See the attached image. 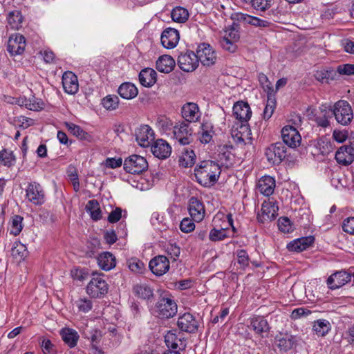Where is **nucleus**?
<instances>
[{
  "label": "nucleus",
  "instance_id": "20e7f679",
  "mask_svg": "<svg viewBox=\"0 0 354 354\" xmlns=\"http://www.w3.org/2000/svg\"><path fill=\"white\" fill-rule=\"evenodd\" d=\"M287 149L282 142L272 144L266 148L264 155L272 165L280 164L287 156Z\"/></svg>",
  "mask_w": 354,
  "mask_h": 354
},
{
  "label": "nucleus",
  "instance_id": "f8f14e48",
  "mask_svg": "<svg viewBox=\"0 0 354 354\" xmlns=\"http://www.w3.org/2000/svg\"><path fill=\"white\" fill-rule=\"evenodd\" d=\"M151 271L156 276H162L169 270V261L167 257L158 255L149 263Z\"/></svg>",
  "mask_w": 354,
  "mask_h": 354
},
{
  "label": "nucleus",
  "instance_id": "774afa93",
  "mask_svg": "<svg viewBox=\"0 0 354 354\" xmlns=\"http://www.w3.org/2000/svg\"><path fill=\"white\" fill-rule=\"evenodd\" d=\"M342 230L350 234H354V217H348L344 220Z\"/></svg>",
  "mask_w": 354,
  "mask_h": 354
},
{
  "label": "nucleus",
  "instance_id": "5fc2aeb1",
  "mask_svg": "<svg viewBox=\"0 0 354 354\" xmlns=\"http://www.w3.org/2000/svg\"><path fill=\"white\" fill-rule=\"evenodd\" d=\"M102 104L106 110H115L118 107L119 98L117 95H109L102 100Z\"/></svg>",
  "mask_w": 354,
  "mask_h": 354
},
{
  "label": "nucleus",
  "instance_id": "6e6d98bb",
  "mask_svg": "<svg viewBox=\"0 0 354 354\" xmlns=\"http://www.w3.org/2000/svg\"><path fill=\"white\" fill-rule=\"evenodd\" d=\"M75 305L80 312L86 313L89 312L93 307L92 301L88 298H80L75 301Z\"/></svg>",
  "mask_w": 354,
  "mask_h": 354
},
{
  "label": "nucleus",
  "instance_id": "79ce46f5",
  "mask_svg": "<svg viewBox=\"0 0 354 354\" xmlns=\"http://www.w3.org/2000/svg\"><path fill=\"white\" fill-rule=\"evenodd\" d=\"M133 292L138 297L149 300L153 296V290L147 284H136L133 288Z\"/></svg>",
  "mask_w": 354,
  "mask_h": 354
},
{
  "label": "nucleus",
  "instance_id": "8fccbe9b",
  "mask_svg": "<svg viewBox=\"0 0 354 354\" xmlns=\"http://www.w3.org/2000/svg\"><path fill=\"white\" fill-rule=\"evenodd\" d=\"M171 17L172 20L176 22L184 23L187 20L189 13L187 10L184 8L176 7L172 10Z\"/></svg>",
  "mask_w": 354,
  "mask_h": 354
},
{
  "label": "nucleus",
  "instance_id": "e433bc0d",
  "mask_svg": "<svg viewBox=\"0 0 354 354\" xmlns=\"http://www.w3.org/2000/svg\"><path fill=\"white\" fill-rule=\"evenodd\" d=\"M276 187L274 178H259L257 187L261 194L266 196H271Z\"/></svg>",
  "mask_w": 354,
  "mask_h": 354
},
{
  "label": "nucleus",
  "instance_id": "37998d69",
  "mask_svg": "<svg viewBox=\"0 0 354 354\" xmlns=\"http://www.w3.org/2000/svg\"><path fill=\"white\" fill-rule=\"evenodd\" d=\"M8 24L11 29L18 30L22 26L23 17L19 10L10 11L7 16Z\"/></svg>",
  "mask_w": 354,
  "mask_h": 354
},
{
  "label": "nucleus",
  "instance_id": "7c9ffc66",
  "mask_svg": "<svg viewBox=\"0 0 354 354\" xmlns=\"http://www.w3.org/2000/svg\"><path fill=\"white\" fill-rule=\"evenodd\" d=\"M255 334L261 335L269 330V326L267 320L262 316H254L250 319V326Z\"/></svg>",
  "mask_w": 354,
  "mask_h": 354
},
{
  "label": "nucleus",
  "instance_id": "49530a36",
  "mask_svg": "<svg viewBox=\"0 0 354 354\" xmlns=\"http://www.w3.org/2000/svg\"><path fill=\"white\" fill-rule=\"evenodd\" d=\"M196 155L193 150L185 149L179 156V165L183 167H189L194 165Z\"/></svg>",
  "mask_w": 354,
  "mask_h": 354
},
{
  "label": "nucleus",
  "instance_id": "c03bdc74",
  "mask_svg": "<svg viewBox=\"0 0 354 354\" xmlns=\"http://www.w3.org/2000/svg\"><path fill=\"white\" fill-rule=\"evenodd\" d=\"M330 322L324 319H317L314 322L313 330L318 336L324 337L330 330Z\"/></svg>",
  "mask_w": 354,
  "mask_h": 354
},
{
  "label": "nucleus",
  "instance_id": "603ef678",
  "mask_svg": "<svg viewBox=\"0 0 354 354\" xmlns=\"http://www.w3.org/2000/svg\"><path fill=\"white\" fill-rule=\"evenodd\" d=\"M228 236L227 227H221V229L214 227L209 234V239L214 242L222 241Z\"/></svg>",
  "mask_w": 354,
  "mask_h": 354
},
{
  "label": "nucleus",
  "instance_id": "dca6fc26",
  "mask_svg": "<svg viewBox=\"0 0 354 354\" xmlns=\"http://www.w3.org/2000/svg\"><path fill=\"white\" fill-rule=\"evenodd\" d=\"M136 140L142 147H147L154 139L153 131L149 125H142L135 131Z\"/></svg>",
  "mask_w": 354,
  "mask_h": 354
},
{
  "label": "nucleus",
  "instance_id": "4be33fe9",
  "mask_svg": "<svg viewBox=\"0 0 354 354\" xmlns=\"http://www.w3.org/2000/svg\"><path fill=\"white\" fill-rule=\"evenodd\" d=\"M153 156L159 159H166L171 152L170 145L164 140L158 139L151 147Z\"/></svg>",
  "mask_w": 354,
  "mask_h": 354
},
{
  "label": "nucleus",
  "instance_id": "6e6552de",
  "mask_svg": "<svg viewBox=\"0 0 354 354\" xmlns=\"http://www.w3.org/2000/svg\"><path fill=\"white\" fill-rule=\"evenodd\" d=\"M158 315L162 319L174 317L177 313V304L169 298H161L156 304Z\"/></svg>",
  "mask_w": 354,
  "mask_h": 354
},
{
  "label": "nucleus",
  "instance_id": "a18cd8bd",
  "mask_svg": "<svg viewBox=\"0 0 354 354\" xmlns=\"http://www.w3.org/2000/svg\"><path fill=\"white\" fill-rule=\"evenodd\" d=\"M86 210L90 214L91 218L94 221H98L102 218V212L97 200L88 201L86 205Z\"/></svg>",
  "mask_w": 354,
  "mask_h": 354
},
{
  "label": "nucleus",
  "instance_id": "052dcab7",
  "mask_svg": "<svg viewBox=\"0 0 354 354\" xmlns=\"http://www.w3.org/2000/svg\"><path fill=\"white\" fill-rule=\"evenodd\" d=\"M237 262L241 268L245 269L249 265V256L245 250H239L236 252Z\"/></svg>",
  "mask_w": 354,
  "mask_h": 354
},
{
  "label": "nucleus",
  "instance_id": "1a4fd4ad",
  "mask_svg": "<svg viewBox=\"0 0 354 354\" xmlns=\"http://www.w3.org/2000/svg\"><path fill=\"white\" fill-rule=\"evenodd\" d=\"M198 61L205 66H212L215 64L217 56L212 47L206 43L198 45L197 48Z\"/></svg>",
  "mask_w": 354,
  "mask_h": 354
},
{
  "label": "nucleus",
  "instance_id": "72a5a7b5",
  "mask_svg": "<svg viewBox=\"0 0 354 354\" xmlns=\"http://www.w3.org/2000/svg\"><path fill=\"white\" fill-rule=\"evenodd\" d=\"M175 64V60L172 57L164 55L157 60L156 69L161 73H169L174 69Z\"/></svg>",
  "mask_w": 354,
  "mask_h": 354
},
{
  "label": "nucleus",
  "instance_id": "412c9836",
  "mask_svg": "<svg viewBox=\"0 0 354 354\" xmlns=\"http://www.w3.org/2000/svg\"><path fill=\"white\" fill-rule=\"evenodd\" d=\"M351 280V274L346 271H339L330 275L327 279V285L331 290L337 289Z\"/></svg>",
  "mask_w": 354,
  "mask_h": 354
},
{
  "label": "nucleus",
  "instance_id": "b1692460",
  "mask_svg": "<svg viewBox=\"0 0 354 354\" xmlns=\"http://www.w3.org/2000/svg\"><path fill=\"white\" fill-rule=\"evenodd\" d=\"M233 113L241 122H248L252 115V111L247 102L241 101L234 104Z\"/></svg>",
  "mask_w": 354,
  "mask_h": 354
},
{
  "label": "nucleus",
  "instance_id": "5701e85b",
  "mask_svg": "<svg viewBox=\"0 0 354 354\" xmlns=\"http://www.w3.org/2000/svg\"><path fill=\"white\" fill-rule=\"evenodd\" d=\"M179 38V33L177 30L168 28L162 32L160 39L165 48L171 49L178 44Z\"/></svg>",
  "mask_w": 354,
  "mask_h": 354
},
{
  "label": "nucleus",
  "instance_id": "4d7b16f0",
  "mask_svg": "<svg viewBox=\"0 0 354 354\" xmlns=\"http://www.w3.org/2000/svg\"><path fill=\"white\" fill-rule=\"evenodd\" d=\"M165 342L169 348L176 350L178 347V342L181 340L176 334L169 331L165 336Z\"/></svg>",
  "mask_w": 354,
  "mask_h": 354
},
{
  "label": "nucleus",
  "instance_id": "e2e57ef3",
  "mask_svg": "<svg viewBox=\"0 0 354 354\" xmlns=\"http://www.w3.org/2000/svg\"><path fill=\"white\" fill-rule=\"evenodd\" d=\"M26 108L29 110L37 111L44 108V103L41 100L36 99L32 97L31 99H28Z\"/></svg>",
  "mask_w": 354,
  "mask_h": 354
},
{
  "label": "nucleus",
  "instance_id": "423d86ee",
  "mask_svg": "<svg viewBox=\"0 0 354 354\" xmlns=\"http://www.w3.org/2000/svg\"><path fill=\"white\" fill-rule=\"evenodd\" d=\"M239 39V32L234 28H230L224 31L219 43L223 50L230 53H234L237 50V43Z\"/></svg>",
  "mask_w": 354,
  "mask_h": 354
},
{
  "label": "nucleus",
  "instance_id": "0e129e2a",
  "mask_svg": "<svg viewBox=\"0 0 354 354\" xmlns=\"http://www.w3.org/2000/svg\"><path fill=\"white\" fill-rule=\"evenodd\" d=\"M166 252L175 261L180 254V248L176 243H170L166 248Z\"/></svg>",
  "mask_w": 354,
  "mask_h": 354
},
{
  "label": "nucleus",
  "instance_id": "58836bf2",
  "mask_svg": "<svg viewBox=\"0 0 354 354\" xmlns=\"http://www.w3.org/2000/svg\"><path fill=\"white\" fill-rule=\"evenodd\" d=\"M315 79L322 83H329L336 77V71L332 68H326L317 70L315 73Z\"/></svg>",
  "mask_w": 354,
  "mask_h": 354
},
{
  "label": "nucleus",
  "instance_id": "69168bd1",
  "mask_svg": "<svg viewBox=\"0 0 354 354\" xmlns=\"http://www.w3.org/2000/svg\"><path fill=\"white\" fill-rule=\"evenodd\" d=\"M122 164L121 158H107L102 163V166L106 168L115 169L120 167Z\"/></svg>",
  "mask_w": 354,
  "mask_h": 354
},
{
  "label": "nucleus",
  "instance_id": "9b49d317",
  "mask_svg": "<svg viewBox=\"0 0 354 354\" xmlns=\"http://www.w3.org/2000/svg\"><path fill=\"white\" fill-rule=\"evenodd\" d=\"M283 144L290 148H296L301 144V137L297 129L292 126H286L281 130Z\"/></svg>",
  "mask_w": 354,
  "mask_h": 354
},
{
  "label": "nucleus",
  "instance_id": "473e14b6",
  "mask_svg": "<svg viewBox=\"0 0 354 354\" xmlns=\"http://www.w3.org/2000/svg\"><path fill=\"white\" fill-rule=\"evenodd\" d=\"M214 133L213 124L208 121H203L198 131L200 142L203 144L209 143Z\"/></svg>",
  "mask_w": 354,
  "mask_h": 354
},
{
  "label": "nucleus",
  "instance_id": "a19ab883",
  "mask_svg": "<svg viewBox=\"0 0 354 354\" xmlns=\"http://www.w3.org/2000/svg\"><path fill=\"white\" fill-rule=\"evenodd\" d=\"M330 183L337 190L354 191V178H331Z\"/></svg>",
  "mask_w": 354,
  "mask_h": 354
},
{
  "label": "nucleus",
  "instance_id": "cd10ccee",
  "mask_svg": "<svg viewBox=\"0 0 354 354\" xmlns=\"http://www.w3.org/2000/svg\"><path fill=\"white\" fill-rule=\"evenodd\" d=\"M313 242L314 237L312 236L301 237L288 243L287 248L290 252H299L306 250Z\"/></svg>",
  "mask_w": 354,
  "mask_h": 354
},
{
  "label": "nucleus",
  "instance_id": "338daca9",
  "mask_svg": "<svg viewBox=\"0 0 354 354\" xmlns=\"http://www.w3.org/2000/svg\"><path fill=\"white\" fill-rule=\"evenodd\" d=\"M336 73L345 75H354V64H345L339 65L337 68Z\"/></svg>",
  "mask_w": 354,
  "mask_h": 354
},
{
  "label": "nucleus",
  "instance_id": "09e8293b",
  "mask_svg": "<svg viewBox=\"0 0 354 354\" xmlns=\"http://www.w3.org/2000/svg\"><path fill=\"white\" fill-rule=\"evenodd\" d=\"M127 265L131 272L136 274H141L145 270L144 263L136 257H132L127 259Z\"/></svg>",
  "mask_w": 354,
  "mask_h": 354
},
{
  "label": "nucleus",
  "instance_id": "13d9d810",
  "mask_svg": "<svg viewBox=\"0 0 354 354\" xmlns=\"http://www.w3.org/2000/svg\"><path fill=\"white\" fill-rule=\"evenodd\" d=\"M252 6L257 10L266 11L272 4V0H251Z\"/></svg>",
  "mask_w": 354,
  "mask_h": 354
},
{
  "label": "nucleus",
  "instance_id": "f704fd0d",
  "mask_svg": "<svg viewBox=\"0 0 354 354\" xmlns=\"http://www.w3.org/2000/svg\"><path fill=\"white\" fill-rule=\"evenodd\" d=\"M233 149V146L230 144H221L218 146V157L221 161L225 162L228 167V163L232 165L231 161L234 158Z\"/></svg>",
  "mask_w": 354,
  "mask_h": 354
},
{
  "label": "nucleus",
  "instance_id": "a211bd4d",
  "mask_svg": "<svg viewBox=\"0 0 354 354\" xmlns=\"http://www.w3.org/2000/svg\"><path fill=\"white\" fill-rule=\"evenodd\" d=\"M278 207L273 202L264 201L261 205V213L257 216V220L259 223H265L274 220L277 216Z\"/></svg>",
  "mask_w": 354,
  "mask_h": 354
},
{
  "label": "nucleus",
  "instance_id": "bf43d9fd",
  "mask_svg": "<svg viewBox=\"0 0 354 354\" xmlns=\"http://www.w3.org/2000/svg\"><path fill=\"white\" fill-rule=\"evenodd\" d=\"M279 230L283 233H289L293 231V226L288 217H281L278 220Z\"/></svg>",
  "mask_w": 354,
  "mask_h": 354
},
{
  "label": "nucleus",
  "instance_id": "4468645a",
  "mask_svg": "<svg viewBox=\"0 0 354 354\" xmlns=\"http://www.w3.org/2000/svg\"><path fill=\"white\" fill-rule=\"evenodd\" d=\"M233 19L244 25H251L259 28H267L270 24L268 21L243 12L234 13Z\"/></svg>",
  "mask_w": 354,
  "mask_h": 354
},
{
  "label": "nucleus",
  "instance_id": "c9c22d12",
  "mask_svg": "<svg viewBox=\"0 0 354 354\" xmlns=\"http://www.w3.org/2000/svg\"><path fill=\"white\" fill-rule=\"evenodd\" d=\"M97 264L104 270H110L115 266V257L109 252L100 254L97 258Z\"/></svg>",
  "mask_w": 354,
  "mask_h": 354
},
{
  "label": "nucleus",
  "instance_id": "c85d7f7f",
  "mask_svg": "<svg viewBox=\"0 0 354 354\" xmlns=\"http://www.w3.org/2000/svg\"><path fill=\"white\" fill-rule=\"evenodd\" d=\"M59 335L63 342L70 348H74L77 346L80 335L78 333L71 328H63L59 331Z\"/></svg>",
  "mask_w": 354,
  "mask_h": 354
},
{
  "label": "nucleus",
  "instance_id": "7ed1b4c3",
  "mask_svg": "<svg viewBox=\"0 0 354 354\" xmlns=\"http://www.w3.org/2000/svg\"><path fill=\"white\" fill-rule=\"evenodd\" d=\"M109 290V286L100 274H93L88 282L86 291L93 298L103 297Z\"/></svg>",
  "mask_w": 354,
  "mask_h": 354
},
{
  "label": "nucleus",
  "instance_id": "9d476101",
  "mask_svg": "<svg viewBox=\"0 0 354 354\" xmlns=\"http://www.w3.org/2000/svg\"><path fill=\"white\" fill-rule=\"evenodd\" d=\"M178 64L183 71L192 72L198 66L197 55L192 51L180 53L178 57Z\"/></svg>",
  "mask_w": 354,
  "mask_h": 354
},
{
  "label": "nucleus",
  "instance_id": "ea45409f",
  "mask_svg": "<svg viewBox=\"0 0 354 354\" xmlns=\"http://www.w3.org/2000/svg\"><path fill=\"white\" fill-rule=\"evenodd\" d=\"M127 182L133 187L145 191L149 189L153 185V178H127Z\"/></svg>",
  "mask_w": 354,
  "mask_h": 354
},
{
  "label": "nucleus",
  "instance_id": "2f4dec72",
  "mask_svg": "<svg viewBox=\"0 0 354 354\" xmlns=\"http://www.w3.org/2000/svg\"><path fill=\"white\" fill-rule=\"evenodd\" d=\"M276 344L281 351L286 352L290 350L295 343V338L293 335L285 333L277 335L275 338Z\"/></svg>",
  "mask_w": 354,
  "mask_h": 354
},
{
  "label": "nucleus",
  "instance_id": "393cba45",
  "mask_svg": "<svg viewBox=\"0 0 354 354\" xmlns=\"http://www.w3.org/2000/svg\"><path fill=\"white\" fill-rule=\"evenodd\" d=\"M62 85L66 93L73 95L79 89V84L77 76L72 72H65L62 76Z\"/></svg>",
  "mask_w": 354,
  "mask_h": 354
},
{
  "label": "nucleus",
  "instance_id": "de8ad7c7",
  "mask_svg": "<svg viewBox=\"0 0 354 354\" xmlns=\"http://www.w3.org/2000/svg\"><path fill=\"white\" fill-rule=\"evenodd\" d=\"M23 217L19 215H15L11 218L10 222V232L11 234L17 236L20 234L23 229Z\"/></svg>",
  "mask_w": 354,
  "mask_h": 354
},
{
  "label": "nucleus",
  "instance_id": "c756f323",
  "mask_svg": "<svg viewBox=\"0 0 354 354\" xmlns=\"http://www.w3.org/2000/svg\"><path fill=\"white\" fill-rule=\"evenodd\" d=\"M157 81V73L151 68H145L139 73V82L145 87H151Z\"/></svg>",
  "mask_w": 354,
  "mask_h": 354
},
{
  "label": "nucleus",
  "instance_id": "f257e3e1",
  "mask_svg": "<svg viewBox=\"0 0 354 354\" xmlns=\"http://www.w3.org/2000/svg\"><path fill=\"white\" fill-rule=\"evenodd\" d=\"M228 169V166L220 165L217 162L205 160L200 162L195 167L194 172L196 177L197 176H204L205 177H219L221 174H224Z\"/></svg>",
  "mask_w": 354,
  "mask_h": 354
},
{
  "label": "nucleus",
  "instance_id": "39448f33",
  "mask_svg": "<svg viewBox=\"0 0 354 354\" xmlns=\"http://www.w3.org/2000/svg\"><path fill=\"white\" fill-rule=\"evenodd\" d=\"M147 160L139 155L133 154L124 161V169L131 174H140L148 168Z\"/></svg>",
  "mask_w": 354,
  "mask_h": 354
},
{
  "label": "nucleus",
  "instance_id": "680f3d73",
  "mask_svg": "<svg viewBox=\"0 0 354 354\" xmlns=\"http://www.w3.org/2000/svg\"><path fill=\"white\" fill-rule=\"evenodd\" d=\"M314 147L317 150V152L322 155L326 154L330 150V145L325 142L322 138L315 140Z\"/></svg>",
  "mask_w": 354,
  "mask_h": 354
},
{
  "label": "nucleus",
  "instance_id": "a878e982",
  "mask_svg": "<svg viewBox=\"0 0 354 354\" xmlns=\"http://www.w3.org/2000/svg\"><path fill=\"white\" fill-rule=\"evenodd\" d=\"M337 162L343 165H348L354 160V148L351 146H342L335 153Z\"/></svg>",
  "mask_w": 354,
  "mask_h": 354
},
{
  "label": "nucleus",
  "instance_id": "f03ea898",
  "mask_svg": "<svg viewBox=\"0 0 354 354\" xmlns=\"http://www.w3.org/2000/svg\"><path fill=\"white\" fill-rule=\"evenodd\" d=\"M330 110L336 121L343 126L350 124L353 119V111L351 106L346 100L336 102Z\"/></svg>",
  "mask_w": 354,
  "mask_h": 354
},
{
  "label": "nucleus",
  "instance_id": "864d4df0",
  "mask_svg": "<svg viewBox=\"0 0 354 354\" xmlns=\"http://www.w3.org/2000/svg\"><path fill=\"white\" fill-rule=\"evenodd\" d=\"M28 254L27 248L20 242H15L12 248V255L20 259L25 258Z\"/></svg>",
  "mask_w": 354,
  "mask_h": 354
},
{
  "label": "nucleus",
  "instance_id": "4c0bfd02",
  "mask_svg": "<svg viewBox=\"0 0 354 354\" xmlns=\"http://www.w3.org/2000/svg\"><path fill=\"white\" fill-rule=\"evenodd\" d=\"M119 95L124 99L131 100L136 97L138 94L137 87L132 83L124 82L118 88Z\"/></svg>",
  "mask_w": 354,
  "mask_h": 354
},
{
  "label": "nucleus",
  "instance_id": "2eb2a0df",
  "mask_svg": "<svg viewBox=\"0 0 354 354\" xmlns=\"http://www.w3.org/2000/svg\"><path fill=\"white\" fill-rule=\"evenodd\" d=\"M177 325L180 330L189 333H195L198 328V321L189 313L179 316Z\"/></svg>",
  "mask_w": 354,
  "mask_h": 354
},
{
  "label": "nucleus",
  "instance_id": "aec40b11",
  "mask_svg": "<svg viewBox=\"0 0 354 354\" xmlns=\"http://www.w3.org/2000/svg\"><path fill=\"white\" fill-rule=\"evenodd\" d=\"M181 113L187 122H196L201 115L198 104L194 102L185 103L181 108Z\"/></svg>",
  "mask_w": 354,
  "mask_h": 354
},
{
  "label": "nucleus",
  "instance_id": "6ab92c4d",
  "mask_svg": "<svg viewBox=\"0 0 354 354\" xmlns=\"http://www.w3.org/2000/svg\"><path fill=\"white\" fill-rule=\"evenodd\" d=\"M28 200L35 205H41L44 203V193L39 183L35 182L29 184L26 189Z\"/></svg>",
  "mask_w": 354,
  "mask_h": 354
},
{
  "label": "nucleus",
  "instance_id": "ddd939ff",
  "mask_svg": "<svg viewBox=\"0 0 354 354\" xmlns=\"http://www.w3.org/2000/svg\"><path fill=\"white\" fill-rule=\"evenodd\" d=\"M26 47L25 37L20 34L12 35L8 41L7 50L9 53L14 56L21 55L24 53Z\"/></svg>",
  "mask_w": 354,
  "mask_h": 354
},
{
  "label": "nucleus",
  "instance_id": "bb28decb",
  "mask_svg": "<svg viewBox=\"0 0 354 354\" xmlns=\"http://www.w3.org/2000/svg\"><path fill=\"white\" fill-rule=\"evenodd\" d=\"M232 137L237 143H245L246 141H250L252 133L248 122H241L239 127L233 131Z\"/></svg>",
  "mask_w": 354,
  "mask_h": 354
},
{
  "label": "nucleus",
  "instance_id": "0eeeda50",
  "mask_svg": "<svg viewBox=\"0 0 354 354\" xmlns=\"http://www.w3.org/2000/svg\"><path fill=\"white\" fill-rule=\"evenodd\" d=\"M174 138L181 145H186L191 142L192 130L190 125L185 122L174 126L173 129Z\"/></svg>",
  "mask_w": 354,
  "mask_h": 354
},
{
  "label": "nucleus",
  "instance_id": "3c124183",
  "mask_svg": "<svg viewBox=\"0 0 354 354\" xmlns=\"http://www.w3.org/2000/svg\"><path fill=\"white\" fill-rule=\"evenodd\" d=\"M15 156L11 150L3 149L0 151V162L6 167H11L15 162Z\"/></svg>",
  "mask_w": 354,
  "mask_h": 354
},
{
  "label": "nucleus",
  "instance_id": "f3484780",
  "mask_svg": "<svg viewBox=\"0 0 354 354\" xmlns=\"http://www.w3.org/2000/svg\"><path fill=\"white\" fill-rule=\"evenodd\" d=\"M188 211L193 221H201L205 216V207L201 201L196 197H191L189 200Z\"/></svg>",
  "mask_w": 354,
  "mask_h": 354
}]
</instances>
